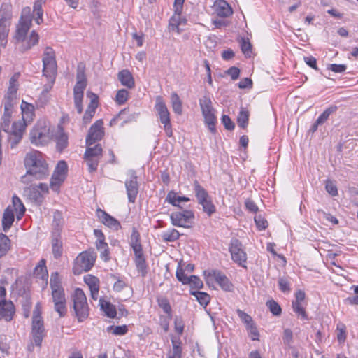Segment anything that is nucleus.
<instances>
[{
    "instance_id": "nucleus-1",
    "label": "nucleus",
    "mask_w": 358,
    "mask_h": 358,
    "mask_svg": "<svg viewBox=\"0 0 358 358\" xmlns=\"http://www.w3.org/2000/svg\"><path fill=\"white\" fill-rule=\"evenodd\" d=\"M31 25L32 16L29 8H27L22 11L13 38L15 48L21 53H24L31 50L39 41V35L35 30L31 31L29 35L27 34Z\"/></svg>"
},
{
    "instance_id": "nucleus-2",
    "label": "nucleus",
    "mask_w": 358,
    "mask_h": 358,
    "mask_svg": "<svg viewBox=\"0 0 358 358\" xmlns=\"http://www.w3.org/2000/svg\"><path fill=\"white\" fill-rule=\"evenodd\" d=\"M26 173L21 178L23 184L29 185L35 180H43L49 176V167L43 154L37 150L27 153L24 160Z\"/></svg>"
},
{
    "instance_id": "nucleus-3",
    "label": "nucleus",
    "mask_w": 358,
    "mask_h": 358,
    "mask_svg": "<svg viewBox=\"0 0 358 358\" xmlns=\"http://www.w3.org/2000/svg\"><path fill=\"white\" fill-rule=\"evenodd\" d=\"M73 310L79 322L85 320L89 315V306L84 292L76 288L72 295Z\"/></svg>"
},
{
    "instance_id": "nucleus-4",
    "label": "nucleus",
    "mask_w": 358,
    "mask_h": 358,
    "mask_svg": "<svg viewBox=\"0 0 358 358\" xmlns=\"http://www.w3.org/2000/svg\"><path fill=\"white\" fill-rule=\"evenodd\" d=\"M41 304L38 303L35 306L32 317L31 334L33 336V341L36 346L41 345L43 338L45 335V329L43 325V320L41 315Z\"/></svg>"
},
{
    "instance_id": "nucleus-5",
    "label": "nucleus",
    "mask_w": 358,
    "mask_h": 358,
    "mask_svg": "<svg viewBox=\"0 0 358 358\" xmlns=\"http://www.w3.org/2000/svg\"><path fill=\"white\" fill-rule=\"evenodd\" d=\"M155 109L159 122L164 125V129L166 134L169 137L172 136L173 131L171 124L170 113L163 98L160 96L156 97Z\"/></svg>"
},
{
    "instance_id": "nucleus-6",
    "label": "nucleus",
    "mask_w": 358,
    "mask_h": 358,
    "mask_svg": "<svg viewBox=\"0 0 358 358\" xmlns=\"http://www.w3.org/2000/svg\"><path fill=\"white\" fill-rule=\"evenodd\" d=\"M76 83L73 88V100L74 105L78 113L83 112V99L84 90L87 86V80L85 71L83 69H78L76 74Z\"/></svg>"
},
{
    "instance_id": "nucleus-7",
    "label": "nucleus",
    "mask_w": 358,
    "mask_h": 358,
    "mask_svg": "<svg viewBox=\"0 0 358 358\" xmlns=\"http://www.w3.org/2000/svg\"><path fill=\"white\" fill-rule=\"evenodd\" d=\"M43 76L49 77L52 83H55L57 71L55 53L50 47H46L43 55Z\"/></svg>"
},
{
    "instance_id": "nucleus-8",
    "label": "nucleus",
    "mask_w": 358,
    "mask_h": 358,
    "mask_svg": "<svg viewBox=\"0 0 358 358\" xmlns=\"http://www.w3.org/2000/svg\"><path fill=\"white\" fill-rule=\"evenodd\" d=\"M30 141L36 145L47 144L50 139V128L45 122H38L30 131Z\"/></svg>"
},
{
    "instance_id": "nucleus-9",
    "label": "nucleus",
    "mask_w": 358,
    "mask_h": 358,
    "mask_svg": "<svg viewBox=\"0 0 358 358\" xmlns=\"http://www.w3.org/2000/svg\"><path fill=\"white\" fill-rule=\"evenodd\" d=\"M199 105L206 124L212 133H215L216 131V117L210 99L208 96H203L199 100Z\"/></svg>"
},
{
    "instance_id": "nucleus-10",
    "label": "nucleus",
    "mask_w": 358,
    "mask_h": 358,
    "mask_svg": "<svg viewBox=\"0 0 358 358\" xmlns=\"http://www.w3.org/2000/svg\"><path fill=\"white\" fill-rule=\"evenodd\" d=\"M68 171V166L65 161L60 160L52 175L50 187L55 191L58 192L62 182L64 181Z\"/></svg>"
},
{
    "instance_id": "nucleus-11",
    "label": "nucleus",
    "mask_w": 358,
    "mask_h": 358,
    "mask_svg": "<svg viewBox=\"0 0 358 358\" xmlns=\"http://www.w3.org/2000/svg\"><path fill=\"white\" fill-rule=\"evenodd\" d=\"M229 250L232 260L243 268H246L245 263L247 260V255L243 250L241 242L237 238H233L231 241Z\"/></svg>"
},
{
    "instance_id": "nucleus-12",
    "label": "nucleus",
    "mask_w": 358,
    "mask_h": 358,
    "mask_svg": "<svg viewBox=\"0 0 358 358\" xmlns=\"http://www.w3.org/2000/svg\"><path fill=\"white\" fill-rule=\"evenodd\" d=\"M170 218L173 226L188 228L193 222L194 214L192 210H185L182 212L172 213Z\"/></svg>"
},
{
    "instance_id": "nucleus-13",
    "label": "nucleus",
    "mask_w": 358,
    "mask_h": 358,
    "mask_svg": "<svg viewBox=\"0 0 358 358\" xmlns=\"http://www.w3.org/2000/svg\"><path fill=\"white\" fill-rule=\"evenodd\" d=\"M94 257L90 252H83L76 258L73 267L74 273H80L90 271L94 266Z\"/></svg>"
},
{
    "instance_id": "nucleus-14",
    "label": "nucleus",
    "mask_w": 358,
    "mask_h": 358,
    "mask_svg": "<svg viewBox=\"0 0 358 358\" xmlns=\"http://www.w3.org/2000/svg\"><path fill=\"white\" fill-rule=\"evenodd\" d=\"M24 124L22 121L14 122L11 128L9 129L8 143L10 148H16L17 144L21 141L24 131L25 130Z\"/></svg>"
},
{
    "instance_id": "nucleus-15",
    "label": "nucleus",
    "mask_w": 358,
    "mask_h": 358,
    "mask_svg": "<svg viewBox=\"0 0 358 358\" xmlns=\"http://www.w3.org/2000/svg\"><path fill=\"white\" fill-rule=\"evenodd\" d=\"M52 299L54 303L55 310L58 313L59 317H64L66 312V301L63 288L52 291Z\"/></svg>"
},
{
    "instance_id": "nucleus-16",
    "label": "nucleus",
    "mask_w": 358,
    "mask_h": 358,
    "mask_svg": "<svg viewBox=\"0 0 358 358\" xmlns=\"http://www.w3.org/2000/svg\"><path fill=\"white\" fill-rule=\"evenodd\" d=\"M103 122L102 120H96L90 128L86 138L87 145H92L95 142L100 141L103 135Z\"/></svg>"
},
{
    "instance_id": "nucleus-17",
    "label": "nucleus",
    "mask_w": 358,
    "mask_h": 358,
    "mask_svg": "<svg viewBox=\"0 0 358 358\" xmlns=\"http://www.w3.org/2000/svg\"><path fill=\"white\" fill-rule=\"evenodd\" d=\"M213 280L218 283V285L223 290L230 291L231 289V282L229 281L227 277L222 274L221 272L215 270L208 272L206 278V282L209 284L210 282L213 281Z\"/></svg>"
},
{
    "instance_id": "nucleus-18",
    "label": "nucleus",
    "mask_w": 358,
    "mask_h": 358,
    "mask_svg": "<svg viewBox=\"0 0 358 358\" xmlns=\"http://www.w3.org/2000/svg\"><path fill=\"white\" fill-rule=\"evenodd\" d=\"M125 187L129 201L134 203L138 193L137 176L134 171H130V178L125 181Z\"/></svg>"
},
{
    "instance_id": "nucleus-19",
    "label": "nucleus",
    "mask_w": 358,
    "mask_h": 358,
    "mask_svg": "<svg viewBox=\"0 0 358 358\" xmlns=\"http://www.w3.org/2000/svg\"><path fill=\"white\" fill-rule=\"evenodd\" d=\"M52 252L55 259L60 258L63 253V243L58 231H52L51 235Z\"/></svg>"
},
{
    "instance_id": "nucleus-20",
    "label": "nucleus",
    "mask_w": 358,
    "mask_h": 358,
    "mask_svg": "<svg viewBox=\"0 0 358 358\" xmlns=\"http://www.w3.org/2000/svg\"><path fill=\"white\" fill-rule=\"evenodd\" d=\"M17 103L4 101V112L2 116V122L1 124V128L5 131L8 132L10 128V124L12 118V114L13 112L14 106Z\"/></svg>"
},
{
    "instance_id": "nucleus-21",
    "label": "nucleus",
    "mask_w": 358,
    "mask_h": 358,
    "mask_svg": "<svg viewBox=\"0 0 358 358\" xmlns=\"http://www.w3.org/2000/svg\"><path fill=\"white\" fill-rule=\"evenodd\" d=\"M96 215L101 222L106 226L115 230H118L121 228L120 223L106 211L99 208L96 210Z\"/></svg>"
},
{
    "instance_id": "nucleus-22",
    "label": "nucleus",
    "mask_w": 358,
    "mask_h": 358,
    "mask_svg": "<svg viewBox=\"0 0 358 358\" xmlns=\"http://www.w3.org/2000/svg\"><path fill=\"white\" fill-rule=\"evenodd\" d=\"M138 116V113H129V109L124 108L111 120L110 124L113 125L118 121H122L120 126L123 127L125 124L136 120Z\"/></svg>"
},
{
    "instance_id": "nucleus-23",
    "label": "nucleus",
    "mask_w": 358,
    "mask_h": 358,
    "mask_svg": "<svg viewBox=\"0 0 358 358\" xmlns=\"http://www.w3.org/2000/svg\"><path fill=\"white\" fill-rule=\"evenodd\" d=\"M213 8L216 15L220 17H228L233 13L232 8L224 0L215 1Z\"/></svg>"
},
{
    "instance_id": "nucleus-24",
    "label": "nucleus",
    "mask_w": 358,
    "mask_h": 358,
    "mask_svg": "<svg viewBox=\"0 0 358 358\" xmlns=\"http://www.w3.org/2000/svg\"><path fill=\"white\" fill-rule=\"evenodd\" d=\"M17 78L18 76L15 74L10 79L9 87L7 94L5 96L4 101L17 103V91L18 89Z\"/></svg>"
},
{
    "instance_id": "nucleus-25",
    "label": "nucleus",
    "mask_w": 358,
    "mask_h": 358,
    "mask_svg": "<svg viewBox=\"0 0 358 358\" xmlns=\"http://www.w3.org/2000/svg\"><path fill=\"white\" fill-rule=\"evenodd\" d=\"M15 309L12 301H6L0 303V320L10 321L15 314Z\"/></svg>"
},
{
    "instance_id": "nucleus-26",
    "label": "nucleus",
    "mask_w": 358,
    "mask_h": 358,
    "mask_svg": "<svg viewBox=\"0 0 358 358\" xmlns=\"http://www.w3.org/2000/svg\"><path fill=\"white\" fill-rule=\"evenodd\" d=\"M55 141L56 142V149L59 152L66 148L69 145L68 136L61 126H58L57 129L55 134Z\"/></svg>"
},
{
    "instance_id": "nucleus-27",
    "label": "nucleus",
    "mask_w": 358,
    "mask_h": 358,
    "mask_svg": "<svg viewBox=\"0 0 358 358\" xmlns=\"http://www.w3.org/2000/svg\"><path fill=\"white\" fill-rule=\"evenodd\" d=\"M117 79L121 85L132 89L135 86V81L131 73L128 69H123L117 73Z\"/></svg>"
},
{
    "instance_id": "nucleus-28",
    "label": "nucleus",
    "mask_w": 358,
    "mask_h": 358,
    "mask_svg": "<svg viewBox=\"0 0 358 358\" xmlns=\"http://www.w3.org/2000/svg\"><path fill=\"white\" fill-rule=\"evenodd\" d=\"M85 282L90 289L92 298L96 300L99 290V280L95 276L88 275L85 277Z\"/></svg>"
},
{
    "instance_id": "nucleus-29",
    "label": "nucleus",
    "mask_w": 358,
    "mask_h": 358,
    "mask_svg": "<svg viewBox=\"0 0 358 358\" xmlns=\"http://www.w3.org/2000/svg\"><path fill=\"white\" fill-rule=\"evenodd\" d=\"M21 110L22 114V120L21 121L25 125L27 122H31L34 117V106L31 103L22 101Z\"/></svg>"
},
{
    "instance_id": "nucleus-30",
    "label": "nucleus",
    "mask_w": 358,
    "mask_h": 358,
    "mask_svg": "<svg viewBox=\"0 0 358 358\" xmlns=\"http://www.w3.org/2000/svg\"><path fill=\"white\" fill-rule=\"evenodd\" d=\"M14 222L13 209L10 206H8L3 214L2 227L4 231H7L12 226Z\"/></svg>"
},
{
    "instance_id": "nucleus-31",
    "label": "nucleus",
    "mask_w": 358,
    "mask_h": 358,
    "mask_svg": "<svg viewBox=\"0 0 358 358\" xmlns=\"http://www.w3.org/2000/svg\"><path fill=\"white\" fill-rule=\"evenodd\" d=\"M129 244L134 253H139L140 251H143L142 245L141 244L140 234L136 228H133L132 229Z\"/></svg>"
},
{
    "instance_id": "nucleus-32",
    "label": "nucleus",
    "mask_w": 358,
    "mask_h": 358,
    "mask_svg": "<svg viewBox=\"0 0 358 358\" xmlns=\"http://www.w3.org/2000/svg\"><path fill=\"white\" fill-rule=\"evenodd\" d=\"M172 343V350H169L167 353V357L171 358H182V347H181V341L180 340L176 339L174 338H171Z\"/></svg>"
},
{
    "instance_id": "nucleus-33",
    "label": "nucleus",
    "mask_w": 358,
    "mask_h": 358,
    "mask_svg": "<svg viewBox=\"0 0 358 358\" xmlns=\"http://www.w3.org/2000/svg\"><path fill=\"white\" fill-rule=\"evenodd\" d=\"M11 18L10 6L3 3L0 7V25L8 26L9 20Z\"/></svg>"
},
{
    "instance_id": "nucleus-34",
    "label": "nucleus",
    "mask_w": 358,
    "mask_h": 358,
    "mask_svg": "<svg viewBox=\"0 0 358 358\" xmlns=\"http://www.w3.org/2000/svg\"><path fill=\"white\" fill-rule=\"evenodd\" d=\"M34 275L36 278H40L42 280H45L47 282L48 274L45 259L40 260L38 265L36 266L34 269Z\"/></svg>"
},
{
    "instance_id": "nucleus-35",
    "label": "nucleus",
    "mask_w": 358,
    "mask_h": 358,
    "mask_svg": "<svg viewBox=\"0 0 358 358\" xmlns=\"http://www.w3.org/2000/svg\"><path fill=\"white\" fill-rule=\"evenodd\" d=\"M12 203L13 211L17 212V218L20 220L25 213V207L22 202L21 199L16 195H14L12 198Z\"/></svg>"
},
{
    "instance_id": "nucleus-36",
    "label": "nucleus",
    "mask_w": 358,
    "mask_h": 358,
    "mask_svg": "<svg viewBox=\"0 0 358 358\" xmlns=\"http://www.w3.org/2000/svg\"><path fill=\"white\" fill-rule=\"evenodd\" d=\"M135 255V264L137 270L141 273L142 276H145L146 274L147 265L145 259L143 257V251H140L139 253H134Z\"/></svg>"
},
{
    "instance_id": "nucleus-37",
    "label": "nucleus",
    "mask_w": 358,
    "mask_h": 358,
    "mask_svg": "<svg viewBox=\"0 0 358 358\" xmlns=\"http://www.w3.org/2000/svg\"><path fill=\"white\" fill-rule=\"evenodd\" d=\"M171 102L173 112L177 115H182V104L178 94L175 92L171 94Z\"/></svg>"
},
{
    "instance_id": "nucleus-38",
    "label": "nucleus",
    "mask_w": 358,
    "mask_h": 358,
    "mask_svg": "<svg viewBox=\"0 0 358 358\" xmlns=\"http://www.w3.org/2000/svg\"><path fill=\"white\" fill-rule=\"evenodd\" d=\"M99 303L101 309L105 312L106 315L110 318H114L116 316L117 312L115 307L110 303L105 301L103 299L99 300Z\"/></svg>"
},
{
    "instance_id": "nucleus-39",
    "label": "nucleus",
    "mask_w": 358,
    "mask_h": 358,
    "mask_svg": "<svg viewBox=\"0 0 358 358\" xmlns=\"http://www.w3.org/2000/svg\"><path fill=\"white\" fill-rule=\"evenodd\" d=\"M24 192L27 193L29 199L34 201L35 202L40 203L42 201L43 196L36 185H31L30 187L26 188Z\"/></svg>"
},
{
    "instance_id": "nucleus-40",
    "label": "nucleus",
    "mask_w": 358,
    "mask_h": 358,
    "mask_svg": "<svg viewBox=\"0 0 358 358\" xmlns=\"http://www.w3.org/2000/svg\"><path fill=\"white\" fill-rule=\"evenodd\" d=\"M87 145L85 152V157H94L96 159L101 158L102 155V148L100 144L95 145L94 147Z\"/></svg>"
},
{
    "instance_id": "nucleus-41",
    "label": "nucleus",
    "mask_w": 358,
    "mask_h": 358,
    "mask_svg": "<svg viewBox=\"0 0 358 358\" xmlns=\"http://www.w3.org/2000/svg\"><path fill=\"white\" fill-rule=\"evenodd\" d=\"M10 248V241L8 237L0 233V258L6 255Z\"/></svg>"
},
{
    "instance_id": "nucleus-42",
    "label": "nucleus",
    "mask_w": 358,
    "mask_h": 358,
    "mask_svg": "<svg viewBox=\"0 0 358 358\" xmlns=\"http://www.w3.org/2000/svg\"><path fill=\"white\" fill-rule=\"evenodd\" d=\"M249 111L247 108L241 107L237 117L238 124L240 127L245 129L248 124Z\"/></svg>"
},
{
    "instance_id": "nucleus-43",
    "label": "nucleus",
    "mask_w": 358,
    "mask_h": 358,
    "mask_svg": "<svg viewBox=\"0 0 358 358\" xmlns=\"http://www.w3.org/2000/svg\"><path fill=\"white\" fill-rule=\"evenodd\" d=\"M194 187L195 196L198 200V202H201V201L210 198L206 189L201 187L196 180L194 182Z\"/></svg>"
},
{
    "instance_id": "nucleus-44",
    "label": "nucleus",
    "mask_w": 358,
    "mask_h": 358,
    "mask_svg": "<svg viewBox=\"0 0 358 358\" xmlns=\"http://www.w3.org/2000/svg\"><path fill=\"white\" fill-rule=\"evenodd\" d=\"M180 233L175 229L164 231L162 234V238L165 242H173L180 238Z\"/></svg>"
},
{
    "instance_id": "nucleus-45",
    "label": "nucleus",
    "mask_w": 358,
    "mask_h": 358,
    "mask_svg": "<svg viewBox=\"0 0 358 358\" xmlns=\"http://www.w3.org/2000/svg\"><path fill=\"white\" fill-rule=\"evenodd\" d=\"M63 224H64V220H63L62 213L59 211H55L53 214V230L52 231H58L59 234H61Z\"/></svg>"
},
{
    "instance_id": "nucleus-46",
    "label": "nucleus",
    "mask_w": 358,
    "mask_h": 358,
    "mask_svg": "<svg viewBox=\"0 0 358 358\" xmlns=\"http://www.w3.org/2000/svg\"><path fill=\"white\" fill-rule=\"evenodd\" d=\"M190 294L194 296L198 302L203 306H206L210 302V297L206 292L194 291L190 292Z\"/></svg>"
},
{
    "instance_id": "nucleus-47",
    "label": "nucleus",
    "mask_w": 358,
    "mask_h": 358,
    "mask_svg": "<svg viewBox=\"0 0 358 358\" xmlns=\"http://www.w3.org/2000/svg\"><path fill=\"white\" fill-rule=\"evenodd\" d=\"M336 337L339 343H343L347 337L346 326L342 322H338L336 325Z\"/></svg>"
},
{
    "instance_id": "nucleus-48",
    "label": "nucleus",
    "mask_w": 358,
    "mask_h": 358,
    "mask_svg": "<svg viewBox=\"0 0 358 358\" xmlns=\"http://www.w3.org/2000/svg\"><path fill=\"white\" fill-rule=\"evenodd\" d=\"M336 110L337 106H330L327 108L317 119V124H324L328 120L330 115L336 112Z\"/></svg>"
},
{
    "instance_id": "nucleus-49",
    "label": "nucleus",
    "mask_w": 358,
    "mask_h": 358,
    "mask_svg": "<svg viewBox=\"0 0 358 358\" xmlns=\"http://www.w3.org/2000/svg\"><path fill=\"white\" fill-rule=\"evenodd\" d=\"M203 207V210L209 216L215 212V206L213 203L210 198L199 202Z\"/></svg>"
},
{
    "instance_id": "nucleus-50",
    "label": "nucleus",
    "mask_w": 358,
    "mask_h": 358,
    "mask_svg": "<svg viewBox=\"0 0 358 358\" xmlns=\"http://www.w3.org/2000/svg\"><path fill=\"white\" fill-rule=\"evenodd\" d=\"M50 286L52 291L63 288L61 285V280L58 273L55 272L52 273L50 280Z\"/></svg>"
},
{
    "instance_id": "nucleus-51",
    "label": "nucleus",
    "mask_w": 358,
    "mask_h": 358,
    "mask_svg": "<svg viewBox=\"0 0 358 358\" xmlns=\"http://www.w3.org/2000/svg\"><path fill=\"white\" fill-rule=\"evenodd\" d=\"M129 98V92L125 89L119 90L115 96V101L119 105L124 104Z\"/></svg>"
},
{
    "instance_id": "nucleus-52",
    "label": "nucleus",
    "mask_w": 358,
    "mask_h": 358,
    "mask_svg": "<svg viewBox=\"0 0 358 358\" xmlns=\"http://www.w3.org/2000/svg\"><path fill=\"white\" fill-rule=\"evenodd\" d=\"M266 306L273 315L278 316L281 314L282 309L280 305L274 300L268 301Z\"/></svg>"
},
{
    "instance_id": "nucleus-53",
    "label": "nucleus",
    "mask_w": 358,
    "mask_h": 358,
    "mask_svg": "<svg viewBox=\"0 0 358 358\" xmlns=\"http://www.w3.org/2000/svg\"><path fill=\"white\" fill-rule=\"evenodd\" d=\"M157 303L159 306L163 310V311L171 315V307L170 306L169 300L165 297L158 298Z\"/></svg>"
},
{
    "instance_id": "nucleus-54",
    "label": "nucleus",
    "mask_w": 358,
    "mask_h": 358,
    "mask_svg": "<svg viewBox=\"0 0 358 358\" xmlns=\"http://www.w3.org/2000/svg\"><path fill=\"white\" fill-rule=\"evenodd\" d=\"M185 271L182 268L181 264L179 263L176 273V278L178 281L181 282L183 285H187L189 277H187L185 274Z\"/></svg>"
},
{
    "instance_id": "nucleus-55",
    "label": "nucleus",
    "mask_w": 358,
    "mask_h": 358,
    "mask_svg": "<svg viewBox=\"0 0 358 358\" xmlns=\"http://www.w3.org/2000/svg\"><path fill=\"white\" fill-rule=\"evenodd\" d=\"M88 96L90 98V102L87 106V110L95 113L98 107V96L92 92L89 93Z\"/></svg>"
},
{
    "instance_id": "nucleus-56",
    "label": "nucleus",
    "mask_w": 358,
    "mask_h": 358,
    "mask_svg": "<svg viewBox=\"0 0 358 358\" xmlns=\"http://www.w3.org/2000/svg\"><path fill=\"white\" fill-rule=\"evenodd\" d=\"M188 284L192 288L201 289L203 286L202 280L196 275H191L188 279Z\"/></svg>"
},
{
    "instance_id": "nucleus-57",
    "label": "nucleus",
    "mask_w": 358,
    "mask_h": 358,
    "mask_svg": "<svg viewBox=\"0 0 358 358\" xmlns=\"http://www.w3.org/2000/svg\"><path fill=\"white\" fill-rule=\"evenodd\" d=\"M50 97V96L48 93L41 92L37 100L36 101L37 107H44L49 101Z\"/></svg>"
},
{
    "instance_id": "nucleus-58",
    "label": "nucleus",
    "mask_w": 358,
    "mask_h": 358,
    "mask_svg": "<svg viewBox=\"0 0 358 358\" xmlns=\"http://www.w3.org/2000/svg\"><path fill=\"white\" fill-rule=\"evenodd\" d=\"M236 313L241 321L245 324V327L254 323L251 316L245 313L244 311L238 309Z\"/></svg>"
},
{
    "instance_id": "nucleus-59",
    "label": "nucleus",
    "mask_w": 358,
    "mask_h": 358,
    "mask_svg": "<svg viewBox=\"0 0 358 358\" xmlns=\"http://www.w3.org/2000/svg\"><path fill=\"white\" fill-rule=\"evenodd\" d=\"M85 159L88 166V170L90 172L92 173L96 171L98 164L99 163V159L85 157Z\"/></svg>"
},
{
    "instance_id": "nucleus-60",
    "label": "nucleus",
    "mask_w": 358,
    "mask_h": 358,
    "mask_svg": "<svg viewBox=\"0 0 358 358\" xmlns=\"http://www.w3.org/2000/svg\"><path fill=\"white\" fill-rule=\"evenodd\" d=\"M8 35V26L0 25V46L5 47L7 43V37Z\"/></svg>"
},
{
    "instance_id": "nucleus-61",
    "label": "nucleus",
    "mask_w": 358,
    "mask_h": 358,
    "mask_svg": "<svg viewBox=\"0 0 358 358\" xmlns=\"http://www.w3.org/2000/svg\"><path fill=\"white\" fill-rule=\"evenodd\" d=\"M246 329L252 341H259V334L255 323L246 327Z\"/></svg>"
},
{
    "instance_id": "nucleus-62",
    "label": "nucleus",
    "mask_w": 358,
    "mask_h": 358,
    "mask_svg": "<svg viewBox=\"0 0 358 358\" xmlns=\"http://www.w3.org/2000/svg\"><path fill=\"white\" fill-rule=\"evenodd\" d=\"M108 331H111L114 335L122 336L124 335L127 331L128 328L126 325L122 326H110L108 328Z\"/></svg>"
},
{
    "instance_id": "nucleus-63",
    "label": "nucleus",
    "mask_w": 358,
    "mask_h": 358,
    "mask_svg": "<svg viewBox=\"0 0 358 358\" xmlns=\"http://www.w3.org/2000/svg\"><path fill=\"white\" fill-rule=\"evenodd\" d=\"M241 50L245 56L250 57L252 53V45L250 43L243 38L241 43Z\"/></svg>"
},
{
    "instance_id": "nucleus-64",
    "label": "nucleus",
    "mask_w": 358,
    "mask_h": 358,
    "mask_svg": "<svg viewBox=\"0 0 358 358\" xmlns=\"http://www.w3.org/2000/svg\"><path fill=\"white\" fill-rule=\"evenodd\" d=\"M178 196L176 193L171 191L168 193L166 200L173 206L181 208L180 205H178Z\"/></svg>"
}]
</instances>
